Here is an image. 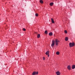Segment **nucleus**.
<instances>
[{
  "label": "nucleus",
  "instance_id": "f257e3e1",
  "mask_svg": "<svg viewBox=\"0 0 75 75\" xmlns=\"http://www.w3.org/2000/svg\"><path fill=\"white\" fill-rule=\"evenodd\" d=\"M59 41L57 39H56L55 40V44L56 45H58V43L59 42Z\"/></svg>",
  "mask_w": 75,
  "mask_h": 75
},
{
  "label": "nucleus",
  "instance_id": "f03ea898",
  "mask_svg": "<svg viewBox=\"0 0 75 75\" xmlns=\"http://www.w3.org/2000/svg\"><path fill=\"white\" fill-rule=\"evenodd\" d=\"M69 45L70 47H74L75 45V44H74V43H70Z\"/></svg>",
  "mask_w": 75,
  "mask_h": 75
},
{
  "label": "nucleus",
  "instance_id": "7ed1b4c3",
  "mask_svg": "<svg viewBox=\"0 0 75 75\" xmlns=\"http://www.w3.org/2000/svg\"><path fill=\"white\" fill-rule=\"evenodd\" d=\"M55 45V41L53 40L52 41V43L51 44V46L52 47H54Z\"/></svg>",
  "mask_w": 75,
  "mask_h": 75
},
{
  "label": "nucleus",
  "instance_id": "20e7f679",
  "mask_svg": "<svg viewBox=\"0 0 75 75\" xmlns=\"http://www.w3.org/2000/svg\"><path fill=\"white\" fill-rule=\"evenodd\" d=\"M38 74V71H37V72L34 71L32 73V75H35V74L37 75Z\"/></svg>",
  "mask_w": 75,
  "mask_h": 75
},
{
  "label": "nucleus",
  "instance_id": "39448f33",
  "mask_svg": "<svg viewBox=\"0 0 75 75\" xmlns=\"http://www.w3.org/2000/svg\"><path fill=\"white\" fill-rule=\"evenodd\" d=\"M50 53V52H49V51H47L46 53H45V54L46 55H48V57H50V55H49V53Z\"/></svg>",
  "mask_w": 75,
  "mask_h": 75
},
{
  "label": "nucleus",
  "instance_id": "423d86ee",
  "mask_svg": "<svg viewBox=\"0 0 75 75\" xmlns=\"http://www.w3.org/2000/svg\"><path fill=\"white\" fill-rule=\"evenodd\" d=\"M67 69L69 70H71V66L70 65H69L67 67Z\"/></svg>",
  "mask_w": 75,
  "mask_h": 75
},
{
  "label": "nucleus",
  "instance_id": "0eeeda50",
  "mask_svg": "<svg viewBox=\"0 0 75 75\" xmlns=\"http://www.w3.org/2000/svg\"><path fill=\"white\" fill-rule=\"evenodd\" d=\"M56 73L57 74V75H60V72L59 71H57Z\"/></svg>",
  "mask_w": 75,
  "mask_h": 75
},
{
  "label": "nucleus",
  "instance_id": "6e6552de",
  "mask_svg": "<svg viewBox=\"0 0 75 75\" xmlns=\"http://www.w3.org/2000/svg\"><path fill=\"white\" fill-rule=\"evenodd\" d=\"M49 35L50 36H52V35H53V34H52V33L50 32L49 33Z\"/></svg>",
  "mask_w": 75,
  "mask_h": 75
},
{
  "label": "nucleus",
  "instance_id": "1a4fd4ad",
  "mask_svg": "<svg viewBox=\"0 0 75 75\" xmlns=\"http://www.w3.org/2000/svg\"><path fill=\"white\" fill-rule=\"evenodd\" d=\"M51 20L52 21V23H54V20L53 19V18H51Z\"/></svg>",
  "mask_w": 75,
  "mask_h": 75
},
{
  "label": "nucleus",
  "instance_id": "9d476101",
  "mask_svg": "<svg viewBox=\"0 0 75 75\" xmlns=\"http://www.w3.org/2000/svg\"><path fill=\"white\" fill-rule=\"evenodd\" d=\"M65 40L66 41H68V37H66V38H65Z\"/></svg>",
  "mask_w": 75,
  "mask_h": 75
},
{
  "label": "nucleus",
  "instance_id": "9b49d317",
  "mask_svg": "<svg viewBox=\"0 0 75 75\" xmlns=\"http://www.w3.org/2000/svg\"><path fill=\"white\" fill-rule=\"evenodd\" d=\"M75 65H73L72 66V69H75Z\"/></svg>",
  "mask_w": 75,
  "mask_h": 75
},
{
  "label": "nucleus",
  "instance_id": "f8f14e48",
  "mask_svg": "<svg viewBox=\"0 0 75 75\" xmlns=\"http://www.w3.org/2000/svg\"><path fill=\"white\" fill-rule=\"evenodd\" d=\"M54 4V3L53 2H51L50 3V6H52Z\"/></svg>",
  "mask_w": 75,
  "mask_h": 75
},
{
  "label": "nucleus",
  "instance_id": "ddd939ff",
  "mask_svg": "<svg viewBox=\"0 0 75 75\" xmlns=\"http://www.w3.org/2000/svg\"><path fill=\"white\" fill-rule=\"evenodd\" d=\"M40 3H41L42 4V3H43V1H42V0H40Z\"/></svg>",
  "mask_w": 75,
  "mask_h": 75
},
{
  "label": "nucleus",
  "instance_id": "4468645a",
  "mask_svg": "<svg viewBox=\"0 0 75 75\" xmlns=\"http://www.w3.org/2000/svg\"><path fill=\"white\" fill-rule=\"evenodd\" d=\"M45 34H48V32H47V31L45 30Z\"/></svg>",
  "mask_w": 75,
  "mask_h": 75
},
{
  "label": "nucleus",
  "instance_id": "2eb2a0df",
  "mask_svg": "<svg viewBox=\"0 0 75 75\" xmlns=\"http://www.w3.org/2000/svg\"><path fill=\"white\" fill-rule=\"evenodd\" d=\"M38 38H40V34H39L37 36Z\"/></svg>",
  "mask_w": 75,
  "mask_h": 75
},
{
  "label": "nucleus",
  "instance_id": "dca6fc26",
  "mask_svg": "<svg viewBox=\"0 0 75 75\" xmlns=\"http://www.w3.org/2000/svg\"><path fill=\"white\" fill-rule=\"evenodd\" d=\"M56 54L57 55H59V52H56Z\"/></svg>",
  "mask_w": 75,
  "mask_h": 75
},
{
  "label": "nucleus",
  "instance_id": "f3484780",
  "mask_svg": "<svg viewBox=\"0 0 75 75\" xmlns=\"http://www.w3.org/2000/svg\"><path fill=\"white\" fill-rule=\"evenodd\" d=\"M35 16L36 17H38V13H36L35 14Z\"/></svg>",
  "mask_w": 75,
  "mask_h": 75
},
{
  "label": "nucleus",
  "instance_id": "a211bd4d",
  "mask_svg": "<svg viewBox=\"0 0 75 75\" xmlns=\"http://www.w3.org/2000/svg\"><path fill=\"white\" fill-rule=\"evenodd\" d=\"M64 33H66V34H67V30H65L64 31Z\"/></svg>",
  "mask_w": 75,
  "mask_h": 75
},
{
  "label": "nucleus",
  "instance_id": "6ab92c4d",
  "mask_svg": "<svg viewBox=\"0 0 75 75\" xmlns=\"http://www.w3.org/2000/svg\"><path fill=\"white\" fill-rule=\"evenodd\" d=\"M23 31H25V30H25V29L23 28Z\"/></svg>",
  "mask_w": 75,
  "mask_h": 75
},
{
  "label": "nucleus",
  "instance_id": "aec40b11",
  "mask_svg": "<svg viewBox=\"0 0 75 75\" xmlns=\"http://www.w3.org/2000/svg\"><path fill=\"white\" fill-rule=\"evenodd\" d=\"M43 60H45V57H43Z\"/></svg>",
  "mask_w": 75,
  "mask_h": 75
}]
</instances>
